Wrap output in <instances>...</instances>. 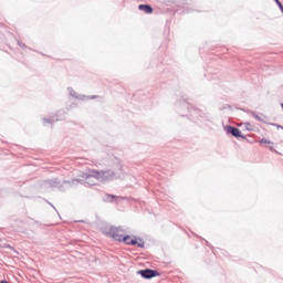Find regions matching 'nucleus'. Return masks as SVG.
Listing matches in <instances>:
<instances>
[{"label": "nucleus", "mask_w": 283, "mask_h": 283, "mask_svg": "<svg viewBox=\"0 0 283 283\" xmlns=\"http://www.w3.org/2000/svg\"><path fill=\"white\" fill-rule=\"evenodd\" d=\"M123 176V167L120 166L118 171L113 170H88V172L83 175V178L85 180L81 179H73L72 181H64L69 182V185H84V187H94L96 185L94 181H92V178H95L99 182H109V180H115V178H120Z\"/></svg>", "instance_id": "1"}, {"label": "nucleus", "mask_w": 283, "mask_h": 283, "mask_svg": "<svg viewBox=\"0 0 283 283\" xmlns=\"http://www.w3.org/2000/svg\"><path fill=\"white\" fill-rule=\"evenodd\" d=\"M104 235L107 238H113L116 242H120L122 238L125 235V230L123 228L111 226L103 230Z\"/></svg>", "instance_id": "2"}, {"label": "nucleus", "mask_w": 283, "mask_h": 283, "mask_svg": "<svg viewBox=\"0 0 283 283\" xmlns=\"http://www.w3.org/2000/svg\"><path fill=\"white\" fill-rule=\"evenodd\" d=\"M137 275H140L144 280H151L153 277H158L160 272L151 269H145L137 271Z\"/></svg>", "instance_id": "3"}, {"label": "nucleus", "mask_w": 283, "mask_h": 283, "mask_svg": "<svg viewBox=\"0 0 283 283\" xmlns=\"http://www.w3.org/2000/svg\"><path fill=\"white\" fill-rule=\"evenodd\" d=\"M224 130L227 134H231L234 138H242L243 140H247V136L242 135V132L238 127L227 125Z\"/></svg>", "instance_id": "4"}, {"label": "nucleus", "mask_w": 283, "mask_h": 283, "mask_svg": "<svg viewBox=\"0 0 283 283\" xmlns=\"http://www.w3.org/2000/svg\"><path fill=\"white\" fill-rule=\"evenodd\" d=\"M138 8L142 12H145L146 14H151V12H154V8H151V6L149 4H139Z\"/></svg>", "instance_id": "5"}, {"label": "nucleus", "mask_w": 283, "mask_h": 283, "mask_svg": "<svg viewBox=\"0 0 283 283\" xmlns=\"http://www.w3.org/2000/svg\"><path fill=\"white\" fill-rule=\"evenodd\" d=\"M70 92V96H73V98H77L78 101H85L86 96L85 95H78L75 93V91L72 90V87L67 88Z\"/></svg>", "instance_id": "6"}, {"label": "nucleus", "mask_w": 283, "mask_h": 283, "mask_svg": "<svg viewBox=\"0 0 283 283\" xmlns=\"http://www.w3.org/2000/svg\"><path fill=\"white\" fill-rule=\"evenodd\" d=\"M45 182L46 185H49V187H53V188L61 187V181H59V179H49Z\"/></svg>", "instance_id": "7"}, {"label": "nucleus", "mask_w": 283, "mask_h": 283, "mask_svg": "<svg viewBox=\"0 0 283 283\" xmlns=\"http://www.w3.org/2000/svg\"><path fill=\"white\" fill-rule=\"evenodd\" d=\"M118 196H114V195H106L105 198H104V201L105 202H114L115 200H118Z\"/></svg>", "instance_id": "8"}, {"label": "nucleus", "mask_w": 283, "mask_h": 283, "mask_svg": "<svg viewBox=\"0 0 283 283\" xmlns=\"http://www.w3.org/2000/svg\"><path fill=\"white\" fill-rule=\"evenodd\" d=\"M119 242H124L125 244H128L130 247L132 244V237L129 234L122 237Z\"/></svg>", "instance_id": "9"}, {"label": "nucleus", "mask_w": 283, "mask_h": 283, "mask_svg": "<svg viewBox=\"0 0 283 283\" xmlns=\"http://www.w3.org/2000/svg\"><path fill=\"white\" fill-rule=\"evenodd\" d=\"M248 114H251V116H253V118H255V120H258L259 123H264V119H262V117H260L258 114H255V112L248 111Z\"/></svg>", "instance_id": "10"}, {"label": "nucleus", "mask_w": 283, "mask_h": 283, "mask_svg": "<svg viewBox=\"0 0 283 283\" xmlns=\"http://www.w3.org/2000/svg\"><path fill=\"white\" fill-rule=\"evenodd\" d=\"M44 123H49L52 125V123H57L59 118L57 117H52V118H43Z\"/></svg>", "instance_id": "11"}, {"label": "nucleus", "mask_w": 283, "mask_h": 283, "mask_svg": "<svg viewBox=\"0 0 283 283\" xmlns=\"http://www.w3.org/2000/svg\"><path fill=\"white\" fill-rule=\"evenodd\" d=\"M139 240V242L137 241V247L139 248V249H145V241H143V239H138Z\"/></svg>", "instance_id": "12"}, {"label": "nucleus", "mask_w": 283, "mask_h": 283, "mask_svg": "<svg viewBox=\"0 0 283 283\" xmlns=\"http://www.w3.org/2000/svg\"><path fill=\"white\" fill-rule=\"evenodd\" d=\"M260 143L263 144V145H271V140H269V139H266V138H262V139L260 140Z\"/></svg>", "instance_id": "13"}, {"label": "nucleus", "mask_w": 283, "mask_h": 283, "mask_svg": "<svg viewBox=\"0 0 283 283\" xmlns=\"http://www.w3.org/2000/svg\"><path fill=\"white\" fill-rule=\"evenodd\" d=\"M136 244H138V240L134 237V239L130 240V247H136Z\"/></svg>", "instance_id": "14"}, {"label": "nucleus", "mask_w": 283, "mask_h": 283, "mask_svg": "<svg viewBox=\"0 0 283 283\" xmlns=\"http://www.w3.org/2000/svg\"><path fill=\"white\" fill-rule=\"evenodd\" d=\"M18 45H19L20 48H27L25 44H24L23 42H21V41H18Z\"/></svg>", "instance_id": "15"}, {"label": "nucleus", "mask_w": 283, "mask_h": 283, "mask_svg": "<svg viewBox=\"0 0 283 283\" xmlns=\"http://www.w3.org/2000/svg\"><path fill=\"white\" fill-rule=\"evenodd\" d=\"M191 112H193L195 114H198V109L193 108Z\"/></svg>", "instance_id": "16"}, {"label": "nucleus", "mask_w": 283, "mask_h": 283, "mask_svg": "<svg viewBox=\"0 0 283 283\" xmlns=\"http://www.w3.org/2000/svg\"><path fill=\"white\" fill-rule=\"evenodd\" d=\"M91 98H96V95L92 96Z\"/></svg>", "instance_id": "17"}, {"label": "nucleus", "mask_w": 283, "mask_h": 283, "mask_svg": "<svg viewBox=\"0 0 283 283\" xmlns=\"http://www.w3.org/2000/svg\"><path fill=\"white\" fill-rule=\"evenodd\" d=\"M50 206L53 207V209H54V206H52V203H50Z\"/></svg>", "instance_id": "18"}, {"label": "nucleus", "mask_w": 283, "mask_h": 283, "mask_svg": "<svg viewBox=\"0 0 283 283\" xmlns=\"http://www.w3.org/2000/svg\"><path fill=\"white\" fill-rule=\"evenodd\" d=\"M50 206L53 207V209H54V206H52V203H50Z\"/></svg>", "instance_id": "19"}]
</instances>
